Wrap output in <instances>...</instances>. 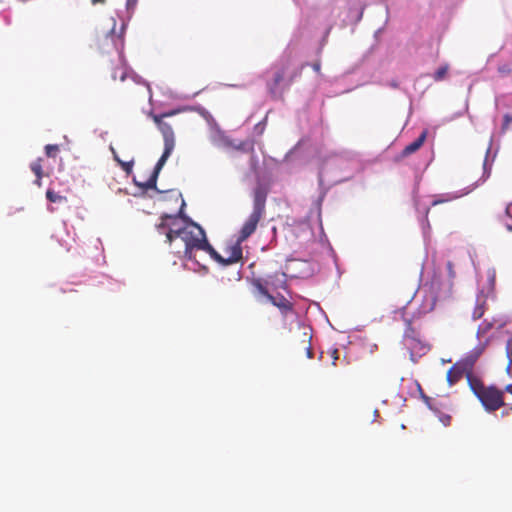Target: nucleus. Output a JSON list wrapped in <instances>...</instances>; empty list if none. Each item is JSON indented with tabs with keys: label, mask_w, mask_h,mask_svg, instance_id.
Instances as JSON below:
<instances>
[{
	"label": "nucleus",
	"mask_w": 512,
	"mask_h": 512,
	"mask_svg": "<svg viewBox=\"0 0 512 512\" xmlns=\"http://www.w3.org/2000/svg\"><path fill=\"white\" fill-rule=\"evenodd\" d=\"M269 187L264 183H257L252 191L253 209L239 230L237 241L224 249L225 256L211 257L222 265L239 262L243 258L242 243L246 241L257 229L259 222L266 214V201Z\"/></svg>",
	"instance_id": "obj_1"
},
{
	"label": "nucleus",
	"mask_w": 512,
	"mask_h": 512,
	"mask_svg": "<svg viewBox=\"0 0 512 512\" xmlns=\"http://www.w3.org/2000/svg\"><path fill=\"white\" fill-rule=\"evenodd\" d=\"M180 238L184 242L183 257L189 261H196L195 250H203L210 257H218L219 253L210 245L207 240L205 231L195 222H190L184 227H170L167 232V242L171 244L175 239Z\"/></svg>",
	"instance_id": "obj_2"
},
{
	"label": "nucleus",
	"mask_w": 512,
	"mask_h": 512,
	"mask_svg": "<svg viewBox=\"0 0 512 512\" xmlns=\"http://www.w3.org/2000/svg\"><path fill=\"white\" fill-rule=\"evenodd\" d=\"M175 113V111H171L160 115H153V121L163 136L164 151L156 163L154 170L148 180L143 184H138L144 189H156L158 175L175 148V136L172 126L171 124L164 121V118L173 116Z\"/></svg>",
	"instance_id": "obj_3"
},
{
	"label": "nucleus",
	"mask_w": 512,
	"mask_h": 512,
	"mask_svg": "<svg viewBox=\"0 0 512 512\" xmlns=\"http://www.w3.org/2000/svg\"><path fill=\"white\" fill-rule=\"evenodd\" d=\"M477 398L488 412H494L505 404L503 391L494 386H488Z\"/></svg>",
	"instance_id": "obj_4"
},
{
	"label": "nucleus",
	"mask_w": 512,
	"mask_h": 512,
	"mask_svg": "<svg viewBox=\"0 0 512 512\" xmlns=\"http://www.w3.org/2000/svg\"><path fill=\"white\" fill-rule=\"evenodd\" d=\"M404 344L410 350L411 360L416 362L415 356H420L428 351V347L423 344L417 331L412 327L411 322L407 321V327L404 332Z\"/></svg>",
	"instance_id": "obj_5"
},
{
	"label": "nucleus",
	"mask_w": 512,
	"mask_h": 512,
	"mask_svg": "<svg viewBox=\"0 0 512 512\" xmlns=\"http://www.w3.org/2000/svg\"><path fill=\"white\" fill-rule=\"evenodd\" d=\"M123 33L124 26H121L120 32H116V22L112 19V27L103 34V37L99 38V47L104 48L107 51L110 49L119 51L123 47Z\"/></svg>",
	"instance_id": "obj_6"
},
{
	"label": "nucleus",
	"mask_w": 512,
	"mask_h": 512,
	"mask_svg": "<svg viewBox=\"0 0 512 512\" xmlns=\"http://www.w3.org/2000/svg\"><path fill=\"white\" fill-rule=\"evenodd\" d=\"M475 359L468 357L464 360L456 362L447 372L446 379L449 386L458 383L463 376H467L470 370L474 368Z\"/></svg>",
	"instance_id": "obj_7"
},
{
	"label": "nucleus",
	"mask_w": 512,
	"mask_h": 512,
	"mask_svg": "<svg viewBox=\"0 0 512 512\" xmlns=\"http://www.w3.org/2000/svg\"><path fill=\"white\" fill-rule=\"evenodd\" d=\"M290 64V59H286L285 61H282L279 65L275 67L273 81L269 85V90L273 97L278 96V86L284 80L285 74L289 69Z\"/></svg>",
	"instance_id": "obj_8"
},
{
	"label": "nucleus",
	"mask_w": 512,
	"mask_h": 512,
	"mask_svg": "<svg viewBox=\"0 0 512 512\" xmlns=\"http://www.w3.org/2000/svg\"><path fill=\"white\" fill-rule=\"evenodd\" d=\"M184 206L185 202L182 199L181 209L178 215L164 214L161 216L160 223L156 225V229L158 230L159 233H165L167 235V232L169 231L170 227L178 228V218L182 217V210Z\"/></svg>",
	"instance_id": "obj_9"
},
{
	"label": "nucleus",
	"mask_w": 512,
	"mask_h": 512,
	"mask_svg": "<svg viewBox=\"0 0 512 512\" xmlns=\"http://www.w3.org/2000/svg\"><path fill=\"white\" fill-rule=\"evenodd\" d=\"M427 134H428L427 130L422 131V133L419 135V137L417 139H415L412 143L407 145L401 151L400 155L396 158V161H399V160L413 154L417 150H419L421 148V146L424 144V142L427 138Z\"/></svg>",
	"instance_id": "obj_10"
},
{
	"label": "nucleus",
	"mask_w": 512,
	"mask_h": 512,
	"mask_svg": "<svg viewBox=\"0 0 512 512\" xmlns=\"http://www.w3.org/2000/svg\"><path fill=\"white\" fill-rule=\"evenodd\" d=\"M268 300L276 306L282 314L286 315L293 311V304L286 297L281 294L270 295Z\"/></svg>",
	"instance_id": "obj_11"
},
{
	"label": "nucleus",
	"mask_w": 512,
	"mask_h": 512,
	"mask_svg": "<svg viewBox=\"0 0 512 512\" xmlns=\"http://www.w3.org/2000/svg\"><path fill=\"white\" fill-rule=\"evenodd\" d=\"M488 297H489L488 294H485L484 288L477 295L476 306L472 313V318L474 320L480 319L484 315V313L486 311V307H487Z\"/></svg>",
	"instance_id": "obj_12"
},
{
	"label": "nucleus",
	"mask_w": 512,
	"mask_h": 512,
	"mask_svg": "<svg viewBox=\"0 0 512 512\" xmlns=\"http://www.w3.org/2000/svg\"><path fill=\"white\" fill-rule=\"evenodd\" d=\"M466 379L470 389L472 390L476 397L487 388L483 384L482 380L474 375L473 369L469 371V373L466 376Z\"/></svg>",
	"instance_id": "obj_13"
},
{
	"label": "nucleus",
	"mask_w": 512,
	"mask_h": 512,
	"mask_svg": "<svg viewBox=\"0 0 512 512\" xmlns=\"http://www.w3.org/2000/svg\"><path fill=\"white\" fill-rule=\"evenodd\" d=\"M127 75L126 67L123 63V59L121 55L118 53L117 59H116V66L112 71L111 77L113 80L120 79L121 81H124Z\"/></svg>",
	"instance_id": "obj_14"
},
{
	"label": "nucleus",
	"mask_w": 512,
	"mask_h": 512,
	"mask_svg": "<svg viewBox=\"0 0 512 512\" xmlns=\"http://www.w3.org/2000/svg\"><path fill=\"white\" fill-rule=\"evenodd\" d=\"M269 278H266V279H263V278H258V279H254L253 280V285L257 288V290L263 295L265 296L267 299L269 298V296L271 295L269 293V290H268V286L270 285V281H269Z\"/></svg>",
	"instance_id": "obj_15"
},
{
	"label": "nucleus",
	"mask_w": 512,
	"mask_h": 512,
	"mask_svg": "<svg viewBox=\"0 0 512 512\" xmlns=\"http://www.w3.org/2000/svg\"><path fill=\"white\" fill-rule=\"evenodd\" d=\"M495 282H496V272H495V270H489L487 272V288L484 289L485 294H488V296H490L494 293Z\"/></svg>",
	"instance_id": "obj_16"
},
{
	"label": "nucleus",
	"mask_w": 512,
	"mask_h": 512,
	"mask_svg": "<svg viewBox=\"0 0 512 512\" xmlns=\"http://www.w3.org/2000/svg\"><path fill=\"white\" fill-rule=\"evenodd\" d=\"M42 158H38L30 164L31 171L35 174L36 177H43V166H42Z\"/></svg>",
	"instance_id": "obj_17"
},
{
	"label": "nucleus",
	"mask_w": 512,
	"mask_h": 512,
	"mask_svg": "<svg viewBox=\"0 0 512 512\" xmlns=\"http://www.w3.org/2000/svg\"><path fill=\"white\" fill-rule=\"evenodd\" d=\"M46 198L51 203H57V202L66 201V197L65 196H61V195L57 194L55 191H53L51 189H48L46 191Z\"/></svg>",
	"instance_id": "obj_18"
},
{
	"label": "nucleus",
	"mask_w": 512,
	"mask_h": 512,
	"mask_svg": "<svg viewBox=\"0 0 512 512\" xmlns=\"http://www.w3.org/2000/svg\"><path fill=\"white\" fill-rule=\"evenodd\" d=\"M448 69H449V66H448L447 64H445V65H443V66L439 67V68L435 71V73H434V76H433L434 80H435V81H441V80H443V79L446 77L447 73H448Z\"/></svg>",
	"instance_id": "obj_19"
},
{
	"label": "nucleus",
	"mask_w": 512,
	"mask_h": 512,
	"mask_svg": "<svg viewBox=\"0 0 512 512\" xmlns=\"http://www.w3.org/2000/svg\"><path fill=\"white\" fill-rule=\"evenodd\" d=\"M113 154H114V159L115 161H117L119 163V165L121 166V168L127 173H131L132 171V167H133V161H129V162H124L122 160H120V158L115 154V152L113 151Z\"/></svg>",
	"instance_id": "obj_20"
},
{
	"label": "nucleus",
	"mask_w": 512,
	"mask_h": 512,
	"mask_svg": "<svg viewBox=\"0 0 512 512\" xmlns=\"http://www.w3.org/2000/svg\"><path fill=\"white\" fill-rule=\"evenodd\" d=\"M59 150V146L56 144H48L45 146V154L47 157L55 158Z\"/></svg>",
	"instance_id": "obj_21"
},
{
	"label": "nucleus",
	"mask_w": 512,
	"mask_h": 512,
	"mask_svg": "<svg viewBox=\"0 0 512 512\" xmlns=\"http://www.w3.org/2000/svg\"><path fill=\"white\" fill-rule=\"evenodd\" d=\"M505 350H506V355H507V358H508V366H507V368L510 369V367L512 366V339H509L507 341Z\"/></svg>",
	"instance_id": "obj_22"
},
{
	"label": "nucleus",
	"mask_w": 512,
	"mask_h": 512,
	"mask_svg": "<svg viewBox=\"0 0 512 512\" xmlns=\"http://www.w3.org/2000/svg\"><path fill=\"white\" fill-rule=\"evenodd\" d=\"M498 71L502 75H509L512 72V65L510 64H503L498 67Z\"/></svg>",
	"instance_id": "obj_23"
},
{
	"label": "nucleus",
	"mask_w": 512,
	"mask_h": 512,
	"mask_svg": "<svg viewBox=\"0 0 512 512\" xmlns=\"http://www.w3.org/2000/svg\"><path fill=\"white\" fill-rule=\"evenodd\" d=\"M512 122V116L509 114L504 115L503 117V124H502V131L505 132L509 129V126Z\"/></svg>",
	"instance_id": "obj_24"
},
{
	"label": "nucleus",
	"mask_w": 512,
	"mask_h": 512,
	"mask_svg": "<svg viewBox=\"0 0 512 512\" xmlns=\"http://www.w3.org/2000/svg\"><path fill=\"white\" fill-rule=\"evenodd\" d=\"M447 270L449 277L453 279L455 277V271L453 269V264L450 261L447 262Z\"/></svg>",
	"instance_id": "obj_25"
},
{
	"label": "nucleus",
	"mask_w": 512,
	"mask_h": 512,
	"mask_svg": "<svg viewBox=\"0 0 512 512\" xmlns=\"http://www.w3.org/2000/svg\"><path fill=\"white\" fill-rule=\"evenodd\" d=\"M491 328V324L490 323H483L480 325L479 327V331L485 333L486 331H488L489 329Z\"/></svg>",
	"instance_id": "obj_26"
},
{
	"label": "nucleus",
	"mask_w": 512,
	"mask_h": 512,
	"mask_svg": "<svg viewBox=\"0 0 512 512\" xmlns=\"http://www.w3.org/2000/svg\"><path fill=\"white\" fill-rule=\"evenodd\" d=\"M312 68H313V70L315 72L320 73V71H321V63H320V61H317V62L313 63L312 64Z\"/></svg>",
	"instance_id": "obj_27"
},
{
	"label": "nucleus",
	"mask_w": 512,
	"mask_h": 512,
	"mask_svg": "<svg viewBox=\"0 0 512 512\" xmlns=\"http://www.w3.org/2000/svg\"><path fill=\"white\" fill-rule=\"evenodd\" d=\"M300 73H301V71H299V72H294L293 74H291V75L289 76V79H288L289 84H290V83H292V82L294 81V79H295V78H296Z\"/></svg>",
	"instance_id": "obj_28"
},
{
	"label": "nucleus",
	"mask_w": 512,
	"mask_h": 512,
	"mask_svg": "<svg viewBox=\"0 0 512 512\" xmlns=\"http://www.w3.org/2000/svg\"><path fill=\"white\" fill-rule=\"evenodd\" d=\"M451 199H452V198L434 200V201L432 202V205H433V206H435V205H438V204H440V203H443V202L449 201V200H451Z\"/></svg>",
	"instance_id": "obj_29"
},
{
	"label": "nucleus",
	"mask_w": 512,
	"mask_h": 512,
	"mask_svg": "<svg viewBox=\"0 0 512 512\" xmlns=\"http://www.w3.org/2000/svg\"><path fill=\"white\" fill-rule=\"evenodd\" d=\"M306 354H307L308 358L313 357V351H312V348L310 347V345L308 347H306Z\"/></svg>",
	"instance_id": "obj_30"
},
{
	"label": "nucleus",
	"mask_w": 512,
	"mask_h": 512,
	"mask_svg": "<svg viewBox=\"0 0 512 512\" xmlns=\"http://www.w3.org/2000/svg\"><path fill=\"white\" fill-rule=\"evenodd\" d=\"M506 214L509 215L510 217H512V204H509L506 207Z\"/></svg>",
	"instance_id": "obj_31"
},
{
	"label": "nucleus",
	"mask_w": 512,
	"mask_h": 512,
	"mask_svg": "<svg viewBox=\"0 0 512 512\" xmlns=\"http://www.w3.org/2000/svg\"><path fill=\"white\" fill-rule=\"evenodd\" d=\"M105 2H106V0H91V3L93 5L104 4Z\"/></svg>",
	"instance_id": "obj_32"
},
{
	"label": "nucleus",
	"mask_w": 512,
	"mask_h": 512,
	"mask_svg": "<svg viewBox=\"0 0 512 512\" xmlns=\"http://www.w3.org/2000/svg\"><path fill=\"white\" fill-rule=\"evenodd\" d=\"M337 354H338V351H337V350H334V351H333V359H334V360H333V365H335V364H336V363H335V361L338 359Z\"/></svg>",
	"instance_id": "obj_33"
},
{
	"label": "nucleus",
	"mask_w": 512,
	"mask_h": 512,
	"mask_svg": "<svg viewBox=\"0 0 512 512\" xmlns=\"http://www.w3.org/2000/svg\"><path fill=\"white\" fill-rule=\"evenodd\" d=\"M41 180H42V178H38V177H36V180L34 181V183H35L38 187H40V186H41V184H42V183H41Z\"/></svg>",
	"instance_id": "obj_34"
},
{
	"label": "nucleus",
	"mask_w": 512,
	"mask_h": 512,
	"mask_svg": "<svg viewBox=\"0 0 512 512\" xmlns=\"http://www.w3.org/2000/svg\"><path fill=\"white\" fill-rule=\"evenodd\" d=\"M505 390L512 395V384L507 385Z\"/></svg>",
	"instance_id": "obj_35"
},
{
	"label": "nucleus",
	"mask_w": 512,
	"mask_h": 512,
	"mask_svg": "<svg viewBox=\"0 0 512 512\" xmlns=\"http://www.w3.org/2000/svg\"><path fill=\"white\" fill-rule=\"evenodd\" d=\"M431 300H432V303H431L430 308H429L430 310H432V309L434 308L436 298L433 296V297L431 298Z\"/></svg>",
	"instance_id": "obj_36"
},
{
	"label": "nucleus",
	"mask_w": 512,
	"mask_h": 512,
	"mask_svg": "<svg viewBox=\"0 0 512 512\" xmlns=\"http://www.w3.org/2000/svg\"><path fill=\"white\" fill-rule=\"evenodd\" d=\"M507 229H508L509 231H512V225H507Z\"/></svg>",
	"instance_id": "obj_37"
},
{
	"label": "nucleus",
	"mask_w": 512,
	"mask_h": 512,
	"mask_svg": "<svg viewBox=\"0 0 512 512\" xmlns=\"http://www.w3.org/2000/svg\"><path fill=\"white\" fill-rule=\"evenodd\" d=\"M502 415L503 416L508 415V412H502Z\"/></svg>",
	"instance_id": "obj_38"
},
{
	"label": "nucleus",
	"mask_w": 512,
	"mask_h": 512,
	"mask_svg": "<svg viewBox=\"0 0 512 512\" xmlns=\"http://www.w3.org/2000/svg\"><path fill=\"white\" fill-rule=\"evenodd\" d=\"M511 409H512V406H511Z\"/></svg>",
	"instance_id": "obj_39"
}]
</instances>
